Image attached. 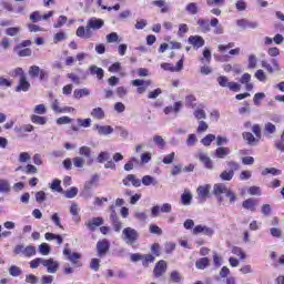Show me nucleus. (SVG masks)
<instances>
[{
	"label": "nucleus",
	"instance_id": "nucleus-39",
	"mask_svg": "<svg viewBox=\"0 0 284 284\" xmlns=\"http://www.w3.org/2000/svg\"><path fill=\"white\" fill-rule=\"evenodd\" d=\"M70 214H72V216H75L74 217L75 223H79V221H81V217H78L79 216V204L78 203L71 204Z\"/></svg>",
	"mask_w": 284,
	"mask_h": 284
},
{
	"label": "nucleus",
	"instance_id": "nucleus-18",
	"mask_svg": "<svg viewBox=\"0 0 284 284\" xmlns=\"http://www.w3.org/2000/svg\"><path fill=\"white\" fill-rule=\"evenodd\" d=\"M123 185H125V187H130V183L131 185H133V187H141V180L136 179V175L134 174H129L128 176H125L122 180Z\"/></svg>",
	"mask_w": 284,
	"mask_h": 284
},
{
	"label": "nucleus",
	"instance_id": "nucleus-7",
	"mask_svg": "<svg viewBox=\"0 0 284 284\" xmlns=\"http://www.w3.org/2000/svg\"><path fill=\"white\" fill-rule=\"evenodd\" d=\"M170 214V212H172V204L170 203H164L161 206L155 205L151 209V216H153V219H156V216H159L160 214Z\"/></svg>",
	"mask_w": 284,
	"mask_h": 284
},
{
	"label": "nucleus",
	"instance_id": "nucleus-57",
	"mask_svg": "<svg viewBox=\"0 0 284 284\" xmlns=\"http://www.w3.org/2000/svg\"><path fill=\"white\" fill-rule=\"evenodd\" d=\"M264 132H266V134H274L276 132V125H274L272 122L265 123Z\"/></svg>",
	"mask_w": 284,
	"mask_h": 284
},
{
	"label": "nucleus",
	"instance_id": "nucleus-27",
	"mask_svg": "<svg viewBox=\"0 0 284 284\" xmlns=\"http://www.w3.org/2000/svg\"><path fill=\"white\" fill-rule=\"evenodd\" d=\"M181 108H183V103L175 102L174 105L165 106L164 108V114H172V112L179 113L181 112Z\"/></svg>",
	"mask_w": 284,
	"mask_h": 284
},
{
	"label": "nucleus",
	"instance_id": "nucleus-24",
	"mask_svg": "<svg viewBox=\"0 0 284 284\" xmlns=\"http://www.w3.org/2000/svg\"><path fill=\"white\" fill-rule=\"evenodd\" d=\"M11 191L12 186L10 185V181L0 178V194H10Z\"/></svg>",
	"mask_w": 284,
	"mask_h": 284
},
{
	"label": "nucleus",
	"instance_id": "nucleus-3",
	"mask_svg": "<svg viewBox=\"0 0 284 284\" xmlns=\"http://www.w3.org/2000/svg\"><path fill=\"white\" fill-rule=\"evenodd\" d=\"M105 26V21L103 19L92 17L87 21V39H90L92 37V30H101Z\"/></svg>",
	"mask_w": 284,
	"mask_h": 284
},
{
	"label": "nucleus",
	"instance_id": "nucleus-63",
	"mask_svg": "<svg viewBox=\"0 0 284 284\" xmlns=\"http://www.w3.org/2000/svg\"><path fill=\"white\" fill-rule=\"evenodd\" d=\"M73 165L74 168H83V165H85V159L81 156H75L73 159Z\"/></svg>",
	"mask_w": 284,
	"mask_h": 284
},
{
	"label": "nucleus",
	"instance_id": "nucleus-10",
	"mask_svg": "<svg viewBox=\"0 0 284 284\" xmlns=\"http://www.w3.org/2000/svg\"><path fill=\"white\" fill-rule=\"evenodd\" d=\"M131 84L136 89L138 94H143L146 90L149 85H152V81L151 80H141V79H136L131 81Z\"/></svg>",
	"mask_w": 284,
	"mask_h": 284
},
{
	"label": "nucleus",
	"instance_id": "nucleus-6",
	"mask_svg": "<svg viewBox=\"0 0 284 284\" xmlns=\"http://www.w3.org/2000/svg\"><path fill=\"white\" fill-rule=\"evenodd\" d=\"M14 254H22V256H26L27 258H30V256H34L37 254V247L29 245H17L13 250Z\"/></svg>",
	"mask_w": 284,
	"mask_h": 284
},
{
	"label": "nucleus",
	"instance_id": "nucleus-56",
	"mask_svg": "<svg viewBox=\"0 0 284 284\" xmlns=\"http://www.w3.org/2000/svg\"><path fill=\"white\" fill-rule=\"evenodd\" d=\"M19 32H21V28L19 27H11L6 29V34H8V37H17Z\"/></svg>",
	"mask_w": 284,
	"mask_h": 284
},
{
	"label": "nucleus",
	"instance_id": "nucleus-35",
	"mask_svg": "<svg viewBox=\"0 0 284 284\" xmlns=\"http://www.w3.org/2000/svg\"><path fill=\"white\" fill-rule=\"evenodd\" d=\"M152 3L153 6H156V8H162V14L170 12V7L165 3V0H155Z\"/></svg>",
	"mask_w": 284,
	"mask_h": 284
},
{
	"label": "nucleus",
	"instance_id": "nucleus-9",
	"mask_svg": "<svg viewBox=\"0 0 284 284\" xmlns=\"http://www.w3.org/2000/svg\"><path fill=\"white\" fill-rule=\"evenodd\" d=\"M270 64L267 61L262 60L261 65L264 68L268 74H274V72H281V65L278 64V60L272 59Z\"/></svg>",
	"mask_w": 284,
	"mask_h": 284
},
{
	"label": "nucleus",
	"instance_id": "nucleus-49",
	"mask_svg": "<svg viewBox=\"0 0 284 284\" xmlns=\"http://www.w3.org/2000/svg\"><path fill=\"white\" fill-rule=\"evenodd\" d=\"M199 139L196 138V134L192 133L189 134L187 139H186V145L189 148H194V145H196Z\"/></svg>",
	"mask_w": 284,
	"mask_h": 284
},
{
	"label": "nucleus",
	"instance_id": "nucleus-4",
	"mask_svg": "<svg viewBox=\"0 0 284 284\" xmlns=\"http://www.w3.org/2000/svg\"><path fill=\"white\" fill-rule=\"evenodd\" d=\"M216 81L221 88H229L231 92H241V84L236 82H230V79H227L225 75H220Z\"/></svg>",
	"mask_w": 284,
	"mask_h": 284
},
{
	"label": "nucleus",
	"instance_id": "nucleus-5",
	"mask_svg": "<svg viewBox=\"0 0 284 284\" xmlns=\"http://www.w3.org/2000/svg\"><path fill=\"white\" fill-rule=\"evenodd\" d=\"M63 255L67 256V261H70V263L77 265V267H82L83 264L79 262V258H81V253H72V251L69 247V244H65Z\"/></svg>",
	"mask_w": 284,
	"mask_h": 284
},
{
	"label": "nucleus",
	"instance_id": "nucleus-23",
	"mask_svg": "<svg viewBox=\"0 0 284 284\" xmlns=\"http://www.w3.org/2000/svg\"><path fill=\"white\" fill-rule=\"evenodd\" d=\"M89 70H90V74H91L92 77H97V79H99L100 81H101V79H103V77H105V71H103L102 68H99V67H97V65H94V64H92V65L89 68Z\"/></svg>",
	"mask_w": 284,
	"mask_h": 284
},
{
	"label": "nucleus",
	"instance_id": "nucleus-59",
	"mask_svg": "<svg viewBox=\"0 0 284 284\" xmlns=\"http://www.w3.org/2000/svg\"><path fill=\"white\" fill-rule=\"evenodd\" d=\"M78 125L81 128H90L92 125V119L87 118V119H78Z\"/></svg>",
	"mask_w": 284,
	"mask_h": 284
},
{
	"label": "nucleus",
	"instance_id": "nucleus-62",
	"mask_svg": "<svg viewBox=\"0 0 284 284\" xmlns=\"http://www.w3.org/2000/svg\"><path fill=\"white\" fill-rule=\"evenodd\" d=\"M160 94H163V91L161 90V88H158L148 93V99H159Z\"/></svg>",
	"mask_w": 284,
	"mask_h": 284
},
{
	"label": "nucleus",
	"instance_id": "nucleus-30",
	"mask_svg": "<svg viewBox=\"0 0 284 284\" xmlns=\"http://www.w3.org/2000/svg\"><path fill=\"white\" fill-rule=\"evenodd\" d=\"M83 97H90V89H75L73 92V99H83Z\"/></svg>",
	"mask_w": 284,
	"mask_h": 284
},
{
	"label": "nucleus",
	"instance_id": "nucleus-44",
	"mask_svg": "<svg viewBox=\"0 0 284 284\" xmlns=\"http://www.w3.org/2000/svg\"><path fill=\"white\" fill-rule=\"evenodd\" d=\"M40 73L41 68H39L38 65H32L29 68V77H31V79H37V77H39Z\"/></svg>",
	"mask_w": 284,
	"mask_h": 284
},
{
	"label": "nucleus",
	"instance_id": "nucleus-41",
	"mask_svg": "<svg viewBox=\"0 0 284 284\" xmlns=\"http://www.w3.org/2000/svg\"><path fill=\"white\" fill-rule=\"evenodd\" d=\"M202 63H210L212 61V51L210 49L204 48L203 50V58L200 59Z\"/></svg>",
	"mask_w": 284,
	"mask_h": 284
},
{
	"label": "nucleus",
	"instance_id": "nucleus-53",
	"mask_svg": "<svg viewBox=\"0 0 284 284\" xmlns=\"http://www.w3.org/2000/svg\"><path fill=\"white\" fill-rule=\"evenodd\" d=\"M149 232L151 234H156V236H161L163 234V230H161V227H159L156 224H151L149 226Z\"/></svg>",
	"mask_w": 284,
	"mask_h": 284
},
{
	"label": "nucleus",
	"instance_id": "nucleus-16",
	"mask_svg": "<svg viewBox=\"0 0 284 284\" xmlns=\"http://www.w3.org/2000/svg\"><path fill=\"white\" fill-rule=\"evenodd\" d=\"M196 159L203 163L206 170H214V162H212V159L207 156V153L200 152L197 153Z\"/></svg>",
	"mask_w": 284,
	"mask_h": 284
},
{
	"label": "nucleus",
	"instance_id": "nucleus-26",
	"mask_svg": "<svg viewBox=\"0 0 284 284\" xmlns=\"http://www.w3.org/2000/svg\"><path fill=\"white\" fill-rule=\"evenodd\" d=\"M91 116L98 121H103L105 119V111L101 106L94 108L91 111Z\"/></svg>",
	"mask_w": 284,
	"mask_h": 284
},
{
	"label": "nucleus",
	"instance_id": "nucleus-17",
	"mask_svg": "<svg viewBox=\"0 0 284 284\" xmlns=\"http://www.w3.org/2000/svg\"><path fill=\"white\" fill-rule=\"evenodd\" d=\"M79 155L87 159L88 165H92V163H94V159H92V149L90 146H81L79 149Z\"/></svg>",
	"mask_w": 284,
	"mask_h": 284
},
{
	"label": "nucleus",
	"instance_id": "nucleus-50",
	"mask_svg": "<svg viewBox=\"0 0 284 284\" xmlns=\"http://www.w3.org/2000/svg\"><path fill=\"white\" fill-rule=\"evenodd\" d=\"M220 179L222 181H232V179H234V173L232 171L225 170L220 174Z\"/></svg>",
	"mask_w": 284,
	"mask_h": 284
},
{
	"label": "nucleus",
	"instance_id": "nucleus-1",
	"mask_svg": "<svg viewBox=\"0 0 284 284\" xmlns=\"http://www.w3.org/2000/svg\"><path fill=\"white\" fill-rule=\"evenodd\" d=\"M213 194H215L219 205H225V197L229 199L230 205H234V202L239 201V196H236V193H234V191L230 190L227 185L223 183H217L214 185ZM223 194L225 195V197L223 196Z\"/></svg>",
	"mask_w": 284,
	"mask_h": 284
},
{
	"label": "nucleus",
	"instance_id": "nucleus-20",
	"mask_svg": "<svg viewBox=\"0 0 284 284\" xmlns=\"http://www.w3.org/2000/svg\"><path fill=\"white\" fill-rule=\"evenodd\" d=\"M256 205H258V200L254 197H250L242 203V207H244V210H248L250 212H256Z\"/></svg>",
	"mask_w": 284,
	"mask_h": 284
},
{
	"label": "nucleus",
	"instance_id": "nucleus-29",
	"mask_svg": "<svg viewBox=\"0 0 284 284\" xmlns=\"http://www.w3.org/2000/svg\"><path fill=\"white\" fill-rule=\"evenodd\" d=\"M211 28L214 29V34H223L225 32V29L223 26L219 24V20L216 18L211 19Z\"/></svg>",
	"mask_w": 284,
	"mask_h": 284
},
{
	"label": "nucleus",
	"instance_id": "nucleus-13",
	"mask_svg": "<svg viewBox=\"0 0 284 284\" xmlns=\"http://www.w3.org/2000/svg\"><path fill=\"white\" fill-rule=\"evenodd\" d=\"M98 256L103 257L108 252H110V241L103 239L97 243Z\"/></svg>",
	"mask_w": 284,
	"mask_h": 284
},
{
	"label": "nucleus",
	"instance_id": "nucleus-8",
	"mask_svg": "<svg viewBox=\"0 0 284 284\" xmlns=\"http://www.w3.org/2000/svg\"><path fill=\"white\" fill-rule=\"evenodd\" d=\"M93 132H97L99 136H110L114 133V128L112 125L94 124Z\"/></svg>",
	"mask_w": 284,
	"mask_h": 284
},
{
	"label": "nucleus",
	"instance_id": "nucleus-25",
	"mask_svg": "<svg viewBox=\"0 0 284 284\" xmlns=\"http://www.w3.org/2000/svg\"><path fill=\"white\" fill-rule=\"evenodd\" d=\"M232 153V150L227 146H220L215 150V156L216 159H225V156L230 155Z\"/></svg>",
	"mask_w": 284,
	"mask_h": 284
},
{
	"label": "nucleus",
	"instance_id": "nucleus-36",
	"mask_svg": "<svg viewBox=\"0 0 284 284\" xmlns=\"http://www.w3.org/2000/svg\"><path fill=\"white\" fill-rule=\"evenodd\" d=\"M210 265V260L207 257H202L195 262L197 270H205Z\"/></svg>",
	"mask_w": 284,
	"mask_h": 284
},
{
	"label": "nucleus",
	"instance_id": "nucleus-22",
	"mask_svg": "<svg viewBox=\"0 0 284 284\" xmlns=\"http://www.w3.org/2000/svg\"><path fill=\"white\" fill-rule=\"evenodd\" d=\"M28 90H30V82H28V78H20L19 84L16 88V92H28Z\"/></svg>",
	"mask_w": 284,
	"mask_h": 284
},
{
	"label": "nucleus",
	"instance_id": "nucleus-61",
	"mask_svg": "<svg viewBox=\"0 0 284 284\" xmlns=\"http://www.w3.org/2000/svg\"><path fill=\"white\" fill-rule=\"evenodd\" d=\"M263 99H265V93L263 92L255 93L253 98L254 105H261V101H263Z\"/></svg>",
	"mask_w": 284,
	"mask_h": 284
},
{
	"label": "nucleus",
	"instance_id": "nucleus-37",
	"mask_svg": "<svg viewBox=\"0 0 284 284\" xmlns=\"http://www.w3.org/2000/svg\"><path fill=\"white\" fill-rule=\"evenodd\" d=\"M181 203H182V205H192V193L185 191L181 195Z\"/></svg>",
	"mask_w": 284,
	"mask_h": 284
},
{
	"label": "nucleus",
	"instance_id": "nucleus-12",
	"mask_svg": "<svg viewBox=\"0 0 284 284\" xmlns=\"http://www.w3.org/2000/svg\"><path fill=\"white\" fill-rule=\"evenodd\" d=\"M104 220L102 216L92 217L91 220H88L84 225L90 232H95L97 227H101L103 225Z\"/></svg>",
	"mask_w": 284,
	"mask_h": 284
},
{
	"label": "nucleus",
	"instance_id": "nucleus-40",
	"mask_svg": "<svg viewBox=\"0 0 284 284\" xmlns=\"http://www.w3.org/2000/svg\"><path fill=\"white\" fill-rule=\"evenodd\" d=\"M31 121L37 125H45V123H48V118L41 115H32Z\"/></svg>",
	"mask_w": 284,
	"mask_h": 284
},
{
	"label": "nucleus",
	"instance_id": "nucleus-28",
	"mask_svg": "<svg viewBox=\"0 0 284 284\" xmlns=\"http://www.w3.org/2000/svg\"><path fill=\"white\" fill-rule=\"evenodd\" d=\"M197 26L201 28V32H204V33H207L210 32V30H212V28L210 27L212 26L211 22L203 18H200L197 20Z\"/></svg>",
	"mask_w": 284,
	"mask_h": 284
},
{
	"label": "nucleus",
	"instance_id": "nucleus-42",
	"mask_svg": "<svg viewBox=\"0 0 284 284\" xmlns=\"http://www.w3.org/2000/svg\"><path fill=\"white\" fill-rule=\"evenodd\" d=\"M134 163H139V159L136 158H131L125 164H124V170L125 172H131V170H134Z\"/></svg>",
	"mask_w": 284,
	"mask_h": 284
},
{
	"label": "nucleus",
	"instance_id": "nucleus-58",
	"mask_svg": "<svg viewBox=\"0 0 284 284\" xmlns=\"http://www.w3.org/2000/svg\"><path fill=\"white\" fill-rule=\"evenodd\" d=\"M23 273V271H21V268L17 265H12L10 268H9V274L11 276H21V274Z\"/></svg>",
	"mask_w": 284,
	"mask_h": 284
},
{
	"label": "nucleus",
	"instance_id": "nucleus-47",
	"mask_svg": "<svg viewBox=\"0 0 284 284\" xmlns=\"http://www.w3.org/2000/svg\"><path fill=\"white\" fill-rule=\"evenodd\" d=\"M226 165L229 168V172H232L233 174L237 172V170H241V164L234 161L226 162Z\"/></svg>",
	"mask_w": 284,
	"mask_h": 284
},
{
	"label": "nucleus",
	"instance_id": "nucleus-64",
	"mask_svg": "<svg viewBox=\"0 0 284 284\" xmlns=\"http://www.w3.org/2000/svg\"><path fill=\"white\" fill-rule=\"evenodd\" d=\"M26 283L37 284V283H39V278L34 274H27L26 275Z\"/></svg>",
	"mask_w": 284,
	"mask_h": 284
},
{
	"label": "nucleus",
	"instance_id": "nucleus-45",
	"mask_svg": "<svg viewBox=\"0 0 284 284\" xmlns=\"http://www.w3.org/2000/svg\"><path fill=\"white\" fill-rule=\"evenodd\" d=\"M50 244L48 243H42L39 245V252L42 254V256H48L50 254Z\"/></svg>",
	"mask_w": 284,
	"mask_h": 284
},
{
	"label": "nucleus",
	"instance_id": "nucleus-14",
	"mask_svg": "<svg viewBox=\"0 0 284 284\" xmlns=\"http://www.w3.org/2000/svg\"><path fill=\"white\" fill-rule=\"evenodd\" d=\"M42 265L47 268L48 274H57L59 272V262L54 261V258H44Z\"/></svg>",
	"mask_w": 284,
	"mask_h": 284
},
{
	"label": "nucleus",
	"instance_id": "nucleus-21",
	"mask_svg": "<svg viewBox=\"0 0 284 284\" xmlns=\"http://www.w3.org/2000/svg\"><path fill=\"white\" fill-rule=\"evenodd\" d=\"M189 43L193 45V48H203L205 45V40L201 36H191L189 37Z\"/></svg>",
	"mask_w": 284,
	"mask_h": 284
},
{
	"label": "nucleus",
	"instance_id": "nucleus-46",
	"mask_svg": "<svg viewBox=\"0 0 284 284\" xmlns=\"http://www.w3.org/2000/svg\"><path fill=\"white\" fill-rule=\"evenodd\" d=\"M216 140V135L214 134H207L201 140V143L204 144L206 148L212 145V141Z\"/></svg>",
	"mask_w": 284,
	"mask_h": 284
},
{
	"label": "nucleus",
	"instance_id": "nucleus-31",
	"mask_svg": "<svg viewBox=\"0 0 284 284\" xmlns=\"http://www.w3.org/2000/svg\"><path fill=\"white\" fill-rule=\"evenodd\" d=\"M242 136L248 145H255V143H258V138H255L251 132H243Z\"/></svg>",
	"mask_w": 284,
	"mask_h": 284
},
{
	"label": "nucleus",
	"instance_id": "nucleus-33",
	"mask_svg": "<svg viewBox=\"0 0 284 284\" xmlns=\"http://www.w3.org/2000/svg\"><path fill=\"white\" fill-rule=\"evenodd\" d=\"M261 174L262 176H267V174H271L272 176H281L282 171L276 168H266L262 170Z\"/></svg>",
	"mask_w": 284,
	"mask_h": 284
},
{
	"label": "nucleus",
	"instance_id": "nucleus-54",
	"mask_svg": "<svg viewBox=\"0 0 284 284\" xmlns=\"http://www.w3.org/2000/svg\"><path fill=\"white\" fill-rule=\"evenodd\" d=\"M52 223H54L55 227H60V230H63V225L61 224V217L59 216V213H53L51 216Z\"/></svg>",
	"mask_w": 284,
	"mask_h": 284
},
{
	"label": "nucleus",
	"instance_id": "nucleus-34",
	"mask_svg": "<svg viewBox=\"0 0 284 284\" xmlns=\"http://www.w3.org/2000/svg\"><path fill=\"white\" fill-rule=\"evenodd\" d=\"M142 185H145L146 187H150V185H159V181L152 175H144L142 178Z\"/></svg>",
	"mask_w": 284,
	"mask_h": 284
},
{
	"label": "nucleus",
	"instance_id": "nucleus-48",
	"mask_svg": "<svg viewBox=\"0 0 284 284\" xmlns=\"http://www.w3.org/2000/svg\"><path fill=\"white\" fill-rule=\"evenodd\" d=\"M154 255L152 254H146V255H143V258H142V265L143 267H149L150 263H154Z\"/></svg>",
	"mask_w": 284,
	"mask_h": 284
},
{
	"label": "nucleus",
	"instance_id": "nucleus-38",
	"mask_svg": "<svg viewBox=\"0 0 284 284\" xmlns=\"http://www.w3.org/2000/svg\"><path fill=\"white\" fill-rule=\"evenodd\" d=\"M14 131L17 132V134H23L24 132H33L34 126L32 124H24L20 128H16Z\"/></svg>",
	"mask_w": 284,
	"mask_h": 284
},
{
	"label": "nucleus",
	"instance_id": "nucleus-15",
	"mask_svg": "<svg viewBox=\"0 0 284 284\" xmlns=\"http://www.w3.org/2000/svg\"><path fill=\"white\" fill-rule=\"evenodd\" d=\"M161 68L168 72H181L183 70V58L178 61L175 67L172 63L164 62L161 64Z\"/></svg>",
	"mask_w": 284,
	"mask_h": 284
},
{
	"label": "nucleus",
	"instance_id": "nucleus-51",
	"mask_svg": "<svg viewBox=\"0 0 284 284\" xmlns=\"http://www.w3.org/2000/svg\"><path fill=\"white\" fill-rule=\"evenodd\" d=\"M116 132H119L120 136L122 139H129L130 131L125 129L124 126H115Z\"/></svg>",
	"mask_w": 284,
	"mask_h": 284
},
{
	"label": "nucleus",
	"instance_id": "nucleus-60",
	"mask_svg": "<svg viewBox=\"0 0 284 284\" xmlns=\"http://www.w3.org/2000/svg\"><path fill=\"white\" fill-rule=\"evenodd\" d=\"M77 194H79V189L73 186L70 190L65 191L64 196L67 199H74V196H77Z\"/></svg>",
	"mask_w": 284,
	"mask_h": 284
},
{
	"label": "nucleus",
	"instance_id": "nucleus-2",
	"mask_svg": "<svg viewBox=\"0 0 284 284\" xmlns=\"http://www.w3.org/2000/svg\"><path fill=\"white\" fill-rule=\"evenodd\" d=\"M122 241H124V243H126V245H134V243H136V241H139V231H136V229H133L130 226L123 229Z\"/></svg>",
	"mask_w": 284,
	"mask_h": 284
},
{
	"label": "nucleus",
	"instance_id": "nucleus-11",
	"mask_svg": "<svg viewBox=\"0 0 284 284\" xmlns=\"http://www.w3.org/2000/svg\"><path fill=\"white\" fill-rule=\"evenodd\" d=\"M165 272H168V262H165V260H161L153 268V276L154 278H161Z\"/></svg>",
	"mask_w": 284,
	"mask_h": 284
},
{
	"label": "nucleus",
	"instance_id": "nucleus-32",
	"mask_svg": "<svg viewBox=\"0 0 284 284\" xmlns=\"http://www.w3.org/2000/svg\"><path fill=\"white\" fill-rule=\"evenodd\" d=\"M185 11L187 12V14H199L200 9H199V3L196 2H190L186 4L185 7Z\"/></svg>",
	"mask_w": 284,
	"mask_h": 284
},
{
	"label": "nucleus",
	"instance_id": "nucleus-55",
	"mask_svg": "<svg viewBox=\"0 0 284 284\" xmlns=\"http://www.w3.org/2000/svg\"><path fill=\"white\" fill-rule=\"evenodd\" d=\"M235 8L239 12H243L247 10V2H245V0H237L235 2Z\"/></svg>",
	"mask_w": 284,
	"mask_h": 284
},
{
	"label": "nucleus",
	"instance_id": "nucleus-43",
	"mask_svg": "<svg viewBox=\"0 0 284 284\" xmlns=\"http://www.w3.org/2000/svg\"><path fill=\"white\" fill-rule=\"evenodd\" d=\"M98 163H105V161H110V152L102 151L99 153L97 158Z\"/></svg>",
	"mask_w": 284,
	"mask_h": 284
},
{
	"label": "nucleus",
	"instance_id": "nucleus-19",
	"mask_svg": "<svg viewBox=\"0 0 284 284\" xmlns=\"http://www.w3.org/2000/svg\"><path fill=\"white\" fill-rule=\"evenodd\" d=\"M197 196L201 203H205V201H207V196H210V185L199 186Z\"/></svg>",
	"mask_w": 284,
	"mask_h": 284
},
{
	"label": "nucleus",
	"instance_id": "nucleus-52",
	"mask_svg": "<svg viewBox=\"0 0 284 284\" xmlns=\"http://www.w3.org/2000/svg\"><path fill=\"white\" fill-rule=\"evenodd\" d=\"M170 278L173 283H181V281H183V277L181 276V273H179V271H172L170 274Z\"/></svg>",
	"mask_w": 284,
	"mask_h": 284
}]
</instances>
